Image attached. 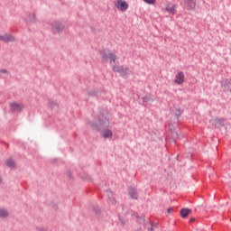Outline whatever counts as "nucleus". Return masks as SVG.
<instances>
[{
  "label": "nucleus",
  "mask_w": 231,
  "mask_h": 231,
  "mask_svg": "<svg viewBox=\"0 0 231 231\" xmlns=\"http://www.w3.org/2000/svg\"><path fill=\"white\" fill-rule=\"evenodd\" d=\"M100 57L103 62H107V60H109V64L112 66V68H115V62H116V51L115 49H106L100 53Z\"/></svg>",
  "instance_id": "obj_1"
},
{
  "label": "nucleus",
  "mask_w": 231,
  "mask_h": 231,
  "mask_svg": "<svg viewBox=\"0 0 231 231\" xmlns=\"http://www.w3.org/2000/svg\"><path fill=\"white\" fill-rule=\"evenodd\" d=\"M174 82L179 86H181V84L185 82V74L183 73V71H180L175 75Z\"/></svg>",
  "instance_id": "obj_2"
},
{
  "label": "nucleus",
  "mask_w": 231,
  "mask_h": 231,
  "mask_svg": "<svg viewBox=\"0 0 231 231\" xmlns=\"http://www.w3.org/2000/svg\"><path fill=\"white\" fill-rule=\"evenodd\" d=\"M117 73H119L121 77H129L131 69H129L127 67L119 66L117 67Z\"/></svg>",
  "instance_id": "obj_3"
},
{
  "label": "nucleus",
  "mask_w": 231,
  "mask_h": 231,
  "mask_svg": "<svg viewBox=\"0 0 231 231\" xmlns=\"http://www.w3.org/2000/svg\"><path fill=\"white\" fill-rule=\"evenodd\" d=\"M0 41L2 42H14L15 41V38L12 36V34H0Z\"/></svg>",
  "instance_id": "obj_4"
},
{
  "label": "nucleus",
  "mask_w": 231,
  "mask_h": 231,
  "mask_svg": "<svg viewBox=\"0 0 231 231\" xmlns=\"http://www.w3.org/2000/svg\"><path fill=\"white\" fill-rule=\"evenodd\" d=\"M116 8L121 12H125V10L129 8V4H127L125 0H117Z\"/></svg>",
  "instance_id": "obj_5"
},
{
  "label": "nucleus",
  "mask_w": 231,
  "mask_h": 231,
  "mask_svg": "<svg viewBox=\"0 0 231 231\" xmlns=\"http://www.w3.org/2000/svg\"><path fill=\"white\" fill-rule=\"evenodd\" d=\"M51 27L53 32H55V33H59L62 32V30H64V25L60 22H53L51 24Z\"/></svg>",
  "instance_id": "obj_6"
},
{
  "label": "nucleus",
  "mask_w": 231,
  "mask_h": 231,
  "mask_svg": "<svg viewBox=\"0 0 231 231\" xmlns=\"http://www.w3.org/2000/svg\"><path fill=\"white\" fill-rule=\"evenodd\" d=\"M10 108H11V111H14V112H21L23 111V109L24 108V106L21 104H17V103H11L10 104Z\"/></svg>",
  "instance_id": "obj_7"
},
{
  "label": "nucleus",
  "mask_w": 231,
  "mask_h": 231,
  "mask_svg": "<svg viewBox=\"0 0 231 231\" xmlns=\"http://www.w3.org/2000/svg\"><path fill=\"white\" fill-rule=\"evenodd\" d=\"M185 8L188 10H194L196 8V0H186Z\"/></svg>",
  "instance_id": "obj_8"
},
{
  "label": "nucleus",
  "mask_w": 231,
  "mask_h": 231,
  "mask_svg": "<svg viewBox=\"0 0 231 231\" xmlns=\"http://www.w3.org/2000/svg\"><path fill=\"white\" fill-rule=\"evenodd\" d=\"M209 122L211 125H214V127H219V125H223L225 124V121L219 118H213Z\"/></svg>",
  "instance_id": "obj_9"
},
{
  "label": "nucleus",
  "mask_w": 231,
  "mask_h": 231,
  "mask_svg": "<svg viewBox=\"0 0 231 231\" xmlns=\"http://www.w3.org/2000/svg\"><path fill=\"white\" fill-rule=\"evenodd\" d=\"M176 5L174 4H167L166 5V12H168V14H171V15H174V14H176Z\"/></svg>",
  "instance_id": "obj_10"
},
{
  "label": "nucleus",
  "mask_w": 231,
  "mask_h": 231,
  "mask_svg": "<svg viewBox=\"0 0 231 231\" xmlns=\"http://www.w3.org/2000/svg\"><path fill=\"white\" fill-rule=\"evenodd\" d=\"M103 138H111L113 136V132L109 129H105L101 133Z\"/></svg>",
  "instance_id": "obj_11"
},
{
  "label": "nucleus",
  "mask_w": 231,
  "mask_h": 231,
  "mask_svg": "<svg viewBox=\"0 0 231 231\" xmlns=\"http://www.w3.org/2000/svg\"><path fill=\"white\" fill-rule=\"evenodd\" d=\"M129 196L132 198V199H137L138 193H136V189L134 188H131L129 189Z\"/></svg>",
  "instance_id": "obj_12"
},
{
  "label": "nucleus",
  "mask_w": 231,
  "mask_h": 231,
  "mask_svg": "<svg viewBox=\"0 0 231 231\" xmlns=\"http://www.w3.org/2000/svg\"><path fill=\"white\" fill-rule=\"evenodd\" d=\"M107 196L109 198V203L110 205H115L116 201H115V195L113 194V192H111V190H107Z\"/></svg>",
  "instance_id": "obj_13"
},
{
  "label": "nucleus",
  "mask_w": 231,
  "mask_h": 231,
  "mask_svg": "<svg viewBox=\"0 0 231 231\" xmlns=\"http://www.w3.org/2000/svg\"><path fill=\"white\" fill-rule=\"evenodd\" d=\"M109 125V121L107 119L100 120L97 124L98 127H107Z\"/></svg>",
  "instance_id": "obj_14"
},
{
  "label": "nucleus",
  "mask_w": 231,
  "mask_h": 231,
  "mask_svg": "<svg viewBox=\"0 0 231 231\" xmlns=\"http://www.w3.org/2000/svg\"><path fill=\"white\" fill-rule=\"evenodd\" d=\"M189 214H190V209H189V208H182L180 210L181 217H187V216H189Z\"/></svg>",
  "instance_id": "obj_15"
},
{
  "label": "nucleus",
  "mask_w": 231,
  "mask_h": 231,
  "mask_svg": "<svg viewBox=\"0 0 231 231\" xmlns=\"http://www.w3.org/2000/svg\"><path fill=\"white\" fill-rule=\"evenodd\" d=\"M10 213H8V210L5 208H0V217H8Z\"/></svg>",
  "instance_id": "obj_16"
},
{
  "label": "nucleus",
  "mask_w": 231,
  "mask_h": 231,
  "mask_svg": "<svg viewBox=\"0 0 231 231\" xmlns=\"http://www.w3.org/2000/svg\"><path fill=\"white\" fill-rule=\"evenodd\" d=\"M6 165L7 167H10L11 169H13V167H15V162L12 161V159H8L6 161Z\"/></svg>",
  "instance_id": "obj_17"
},
{
  "label": "nucleus",
  "mask_w": 231,
  "mask_h": 231,
  "mask_svg": "<svg viewBox=\"0 0 231 231\" xmlns=\"http://www.w3.org/2000/svg\"><path fill=\"white\" fill-rule=\"evenodd\" d=\"M146 5H156V0H143Z\"/></svg>",
  "instance_id": "obj_18"
},
{
  "label": "nucleus",
  "mask_w": 231,
  "mask_h": 231,
  "mask_svg": "<svg viewBox=\"0 0 231 231\" xmlns=\"http://www.w3.org/2000/svg\"><path fill=\"white\" fill-rule=\"evenodd\" d=\"M50 107H51L52 109H55V107H59V105H57V103H55V102H51Z\"/></svg>",
  "instance_id": "obj_19"
},
{
  "label": "nucleus",
  "mask_w": 231,
  "mask_h": 231,
  "mask_svg": "<svg viewBox=\"0 0 231 231\" xmlns=\"http://www.w3.org/2000/svg\"><path fill=\"white\" fill-rule=\"evenodd\" d=\"M143 102H149L151 100V96H145L143 97Z\"/></svg>",
  "instance_id": "obj_20"
},
{
  "label": "nucleus",
  "mask_w": 231,
  "mask_h": 231,
  "mask_svg": "<svg viewBox=\"0 0 231 231\" xmlns=\"http://www.w3.org/2000/svg\"><path fill=\"white\" fill-rule=\"evenodd\" d=\"M0 73H8V70H6V69H0Z\"/></svg>",
  "instance_id": "obj_21"
},
{
  "label": "nucleus",
  "mask_w": 231,
  "mask_h": 231,
  "mask_svg": "<svg viewBox=\"0 0 231 231\" xmlns=\"http://www.w3.org/2000/svg\"><path fill=\"white\" fill-rule=\"evenodd\" d=\"M171 212H172V208L168 209V213L171 214Z\"/></svg>",
  "instance_id": "obj_22"
},
{
  "label": "nucleus",
  "mask_w": 231,
  "mask_h": 231,
  "mask_svg": "<svg viewBox=\"0 0 231 231\" xmlns=\"http://www.w3.org/2000/svg\"><path fill=\"white\" fill-rule=\"evenodd\" d=\"M150 231H153L154 229L152 227L149 228Z\"/></svg>",
  "instance_id": "obj_23"
},
{
  "label": "nucleus",
  "mask_w": 231,
  "mask_h": 231,
  "mask_svg": "<svg viewBox=\"0 0 231 231\" xmlns=\"http://www.w3.org/2000/svg\"><path fill=\"white\" fill-rule=\"evenodd\" d=\"M2 182H3V179L0 178V183H2Z\"/></svg>",
  "instance_id": "obj_24"
},
{
  "label": "nucleus",
  "mask_w": 231,
  "mask_h": 231,
  "mask_svg": "<svg viewBox=\"0 0 231 231\" xmlns=\"http://www.w3.org/2000/svg\"><path fill=\"white\" fill-rule=\"evenodd\" d=\"M173 136H178V134H173Z\"/></svg>",
  "instance_id": "obj_25"
},
{
  "label": "nucleus",
  "mask_w": 231,
  "mask_h": 231,
  "mask_svg": "<svg viewBox=\"0 0 231 231\" xmlns=\"http://www.w3.org/2000/svg\"><path fill=\"white\" fill-rule=\"evenodd\" d=\"M191 221H194V218H191Z\"/></svg>",
  "instance_id": "obj_26"
}]
</instances>
